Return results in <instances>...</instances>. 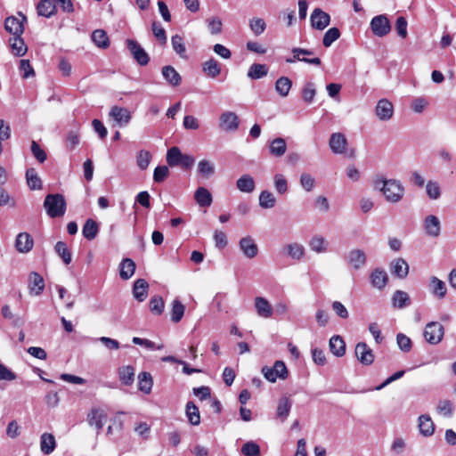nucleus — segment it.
<instances>
[{
  "mask_svg": "<svg viewBox=\"0 0 456 456\" xmlns=\"http://www.w3.org/2000/svg\"><path fill=\"white\" fill-rule=\"evenodd\" d=\"M346 261L354 269L359 270L366 264V255L361 249H352L346 256Z\"/></svg>",
  "mask_w": 456,
  "mask_h": 456,
  "instance_id": "nucleus-17",
  "label": "nucleus"
},
{
  "mask_svg": "<svg viewBox=\"0 0 456 456\" xmlns=\"http://www.w3.org/2000/svg\"><path fill=\"white\" fill-rule=\"evenodd\" d=\"M236 186L241 192L250 193L255 190L256 184L251 175H243L237 180Z\"/></svg>",
  "mask_w": 456,
  "mask_h": 456,
  "instance_id": "nucleus-34",
  "label": "nucleus"
},
{
  "mask_svg": "<svg viewBox=\"0 0 456 456\" xmlns=\"http://www.w3.org/2000/svg\"><path fill=\"white\" fill-rule=\"evenodd\" d=\"M153 385L152 377L149 372H141L138 375V388L144 394H150Z\"/></svg>",
  "mask_w": 456,
  "mask_h": 456,
  "instance_id": "nucleus-40",
  "label": "nucleus"
},
{
  "mask_svg": "<svg viewBox=\"0 0 456 456\" xmlns=\"http://www.w3.org/2000/svg\"><path fill=\"white\" fill-rule=\"evenodd\" d=\"M194 199L197 204L202 208H208L212 204L211 193L205 187H199L194 192Z\"/></svg>",
  "mask_w": 456,
  "mask_h": 456,
  "instance_id": "nucleus-27",
  "label": "nucleus"
},
{
  "mask_svg": "<svg viewBox=\"0 0 456 456\" xmlns=\"http://www.w3.org/2000/svg\"><path fill=\"white\" fill-rule=\"evenodd\" d=\"M110 117L112 118L121 127L128 125L131 120V114L128 110L119 106L111 107L110 110Z\"/></svg>",
  "mask_w": 456,
  "mask_h": 456,
  "instance_id": "nucleus-11",
  "label": "nucleus"
},
{
  "mask_svg": "<svg viewBox=\"0 0 456 456\" xmlns=\"http://www.w3.org/2000/svg\"><path fill=\"white\" fill-rule=\"evenodd\" d=\"M316 94L315 85L313 82H307L302 88V99L306 103H312Z\"/></svg>",
  "mask_w": 456,
  "mask_h": 456,
  "instance_id": "nucleus-54",
  "label": "nucleus"
},
{
  "mask_svg": "<svg viewBox=\"0 0 456 456\" xmlns=\"http://www.w3.org/2000/svg\"><path fill=\"white\" fill-rule=\"evenodd\" d=\"M276 204L274 195L269 191H263L259 195V206L262 208H272Z\"/></svg>",
  "mask_w": 456,
  "mask_h": 456,
  "instance_id": "nucleus-49",
  "label": "nucleus"
},
{
  "mask_svg": "<svg viewBox=\"0 0 456 456\" xmlns=\"http://www.w3.org/2000/svg\"><path fill=\"white\" fill-rule=\"evenodd\" d=\"M418 428L419 433L424 436H431L435 431V425L428 414H422L419 417Z\"/></svg>",
  "mask_w": 456,
  "mask_h": 456,
  "instance_id": "nucleus-22",
  "label": "nucleus"
},
{
  "mask_svg": "<svg viewBox=\"0 0 456 456\" xmlns=\"http://www.w3.org/2000/svg\"><path fill=\"white\" fill-rule=\"evenodd\" d=\"M56 254L62 259L64 264L69 265L71 262V253L69 250L66 242L58 241L54 247Z\"/></svg>",
  "mask_w": 456,
  "mask_h": 456,
  "instance_id": "nucleus-47",
  "label": "nucleus"
},
{
  "mask_svg": "<svg viewBox=\"0 0 456 456\" xmlns=\"http://www.w3.org/2000/svg\"><path fill=\"white\" fill-rule=\"evenodd\" d=\"M92 40L98 47L102 49H106L110 45L109 37L103 29H95L92 33Z\"/></svg>",
  "mask_w": 456,
  "mask_h": 456,
  "instance_id": "nucleus-43",
  "label": "nucleus"
},
{
  "mask_svg": "<svg viewBox=\"0 0 456 456\" xmlns=\"http://www.w3.org/2000/svg\"><path fill=\"white\" fill-rule=\"evenodd\" d=\"M239 126V118L232 111H225L220 116V127L224 131L232 132Z\"/></svg>",
  "mask_w": 456,
  "mask_h": 456,
  "instance_id": "nucleus-12",
  "label": "nucleus"
},
{
  "mask_svg": "<svg viewBox=\"0 0 456 456\" xmlns=\"http://www.w3.org/2000/svg\"><path fill=\"white\" fill-rule=\"evenodd\" d=\"M162 76L172 86H178L182 82V77L173 66L167 65L162 68Z\"/></svg>",
  "mask_w": 456,
  "mask_h": 456,
  "instance_id": "nucleus-21",
  "label": "nucleus"
},
{
  "mask_svg": "<svg viewBox=\"0 0 456 456\" xmlns=\"http://www.w3.org/2000/svg\"><path fill=\"white\" fill-rule=\"evenodd\" d=\"M255 309L262 318H271L273 314V309L269 301L263 297H256L255 298Z\"/></svg>",
  "mask_w": 456,
  "mask_h": 456,
  "instance_id": "nucleus-18",
  "label": "nucleus"
},
{
  "mask_svg": "<svg viewBox=\"0 0 456 456\" xmlns=\"http://www.w3.org/2000/svg\"><path fill=\"white\" fill-rule=\"evenodd\" d=\"M151 155L148 151H140L137 155V165L142 170H145L151 161Z\"/></svg>",
  "mask_w": 456,
  "mask_h": 456,
  "instance_id": "nucleus-63",
  "label": "nucleus"
},
{
  "mask_svg": "<svg viewBox=\"0 0 456 456\" xmlns=\"http://www.w3.org/2000/svg\"><path fill=\"white\" fill-rule=\"evenodd\" d=\"M26 179L28 185L31 190H39L42 188V181L40 177L37 175V173L35 168L30 167L27 169Z\"/></svg>",
  "mask_w": 456,
  "mask_h": 456,
  "instance_id": "nucleus-44",
  "label": "nucleus"
},
{
  "mask_svg": "<svg viewBox=\"0 0 456 456\" xmlns=\"http://www.w3.org/2000/svg\"><path fill=\"white\" fill-rule=\"evenodd\" d=\"M208 28L212 35H217L222 32V20L217 17L207 19Z\"/></svg>",
  "mask_w": 456,
  "mask_h": 456,
  "instance_id": "nucleus-59",
  "label": "nucleus"
},
{
  "mask_svg": "<svg viewBox=\"0 0 456 456\" xmlns=\"http://www.w3.org/2000/svg\"><path fill=\"white\" fill-rule=\"evenodd\" d=\"M169 175V169L167 166H158L154 169L153 180L156 183H162Z\"/></svg>",
  "mask_w": 456,
  "mask_h": 456,
  "instance_id": "nucleus-62",
  "label": "nucleus"
},
{
  "mask_svg": "<svg viewBox=\"0 0 456 456\" xmlns=\"http://www.w3.org/2000/svg\"><path fill=\"white\" fill-rule=\"evenodd\" d=\"M150 310L153 314L160 315L165 308V303L160 296H153L149 303Z\"/></svg>",
  "mask_w": 456,
  "mask_h": 456,
  "instance_id": "nucleus-50",
  "label": "nucleus"
},
{
  "mask_svg": "<svg viewBox=\"0 0 456 456\" xmlns=\"http://www.w3.org/2000/svg\"><path fill=\"white\" fill-rule=\"evenodd\" d=\"M436 411L439 414L450 418L453 413V406L450 400H440L436 406Z\"/></svg>",
  "mask_w": 456,
  "mask_h": 456,
  "instance_id": "nucleus-56",
  "label": "nucleus"
},
{
  "mask_svg": "<svg viewBox=\"0 0 456 456\" xmlns=\"http://www.w3.org/2000/svg\"><path fill=\"white\" fill-rule=\"evenodd\" d=\"M329 145L333 153L342 154L346 151L347 139L342 133H333L330 135Z\"/></svg>",
  "mask_w": 456,
  "mask_h": 456,
  "instance_id": "nucleus-13",
  "label": "nucleus"
},
{
  "mask_svg": "<svg viewBox=\"0 0 456 456\" xmlns=\"http://www.w3.org/2000/svg\"><path fill=\"white\" fill-rule=\"evenodd\" d=\"M239 246L244 256L248 258H254L258 253V247L250 236L240 239Z\"/></svg>",
  "mask_w": 456,
  "mask_h": 456,
  "instance_id": "nucleus-16",
  "label": "nucleus"
},
{
  "mask_svg": "<svg viewBox=\"0 0 456 456\" xmlns=\"http://www.w3.org/2000/svg\"><path fill=\"white\" fill-rule=\"evenodd\" d=\"M28 289L31 294L39 296L45 289V281L42 275L37 272H32L28 275Z\"/></svg>",
  "mask_w": 456,
  "mask_h": 456,
  "instance_id": "nucleus-14",
  "label": "nucleus"
},
{
  "mask_svg": "<svg viewBox=\"0 0 456 456\" xmlns=\"http://www.w3.org/2000/svg\"><path fill=\"white\" fill-rule=\"evenodd\" d=\"M355 355L361 363L370 365L374 361L372 350L364 342H359L355 346Z\"/></svg>",
  "mask_w": 456,
  "mask_h": 456,
  "instance_id": "nucleus-10",
  "label": "nucleus"
},
{
  "mask_svg": "<svg viewBox=\"0 0 456 456\" xmlns=\"http://www.w3.org/2000/svg\"><path fill=\"white\" fill-rule=\"evenodd\" d=\"M44 208L51 218L61 217L65 215L67 203L62 194H47L44 200Z\"/></svg>",
  "mask_w": 456,
  "mask_h": 456,
  "instance_id": "nucleus-1",
  "label": "nucleus"
},
{
  "mask_svg": "<svg viewBox=\"0 0 456 456\" xmlns=\"http://www.w3.org/2000/svg\"><path fill=\"white\" fill-rule=\"evenodd\" d=\"M135 263L131 258H124L119 265L120 278L126 281L130 279L135 272Z\"/></svg>",
  "mask_w": 456,
  "mask_h": 456,
  "instance_id": "nucleus-28",
  "label": "nucleus"
},
{
  "mask_svg": "<svg viewBox=\"0 0 456 456\" xmlns=\"http://www.w3.org/2000/svg\"><path fill=\"white\" fill-rule=\"evenodd\" d=\"M380 191L388 202L397 203L403 197L404 188L399 181L388 179L384 183L383 186L380 187Z\"/></svg>",
  "mask_w": 456,
  "mask_h": 456,
  "instance_id": "nucleus-3",
  "label": "nucleus"
},
{
  "mask_svg": "<svg viewBox=\"0 0 456 456\" xmlns=\"http://www.w3.org/2000/svg\"><path fill=\"white\" fill-rule=\"evenodd\" d=\"M185 311V306L180 302L178 299H175L172 302V310H171V321L173 322H179Z\"/></svg>",
  "mask_w": 456,
  "mask_h": 456,
  "instance_id": "nucleus-48",
  "label": "nucleus"
},
{
  "mask_svg": "<svg viewBox=\"0 0 456 456\" xmlns=\"http://www.w3.org/2000/svg\"><path fill=\"white\" fill-rule=\"evenodd\" d=\"M34 245L32 237L27 232H20L17 235L15 248L20 253L29 252Z\"/></svg>",
  "mask_w": 456,
  "mask_h": 456,
  "instance_id": "nucleus-19",
  "label": "nucleus"
},
{
  "mask_svg": "<svg viewBox=\"0 0 456 456\" xmlns=\"http://www.w3.org/2000/svg\"><path fill=\"white\" fill-rule=\"evenodd\" d=\"M292 86V81L287 77H281L275 82V91L281 96H288Z\"/></svg>",
  "mask_w": 456,
  "mask_h": 456,
  "instance_id": "nucleus-42",
  "label": "nucleus"
},
{
  "mask_svg": "<svg viewBox=\"0 0 456 456\" xmlns=\"http://www.w3.org/2000/svg\"><path fill=\"white\" fill-rule=\"evenodd\" d=\"M340 37V31L338 28H329L322 38V44L325 47H330Z\"/></svg>",
  "mask_w": 456,
  "mask_h": 456,
  "instance_id": "nucleus-52",
  "label": "nucleus"
},
{
  "mask_svg": "<svg viewBox=\"0 0 456 456\" xmlns=\"http://www.w3.org/2000/svg\"><path fill=\"white\" fill-rule=\"evenodd\" d=\"M249 28L254 35L260 36L265 30L266 24L261 18H253L249 20Z\"/></svg>",
  "mask_w": 456,
  "mask_h": 456,
  "instance_id": "nucleus-57",
  "label": "nucleus"
},
{
  "mask_svg": "<svg viewBox=\"0 0 456 456\" xmlns=\"http://www.w3.org/2000/svg\"><path fill=\"white\" fill-rule=\"evenodd\" d=\"M311 25L314 28L323 30L330 22V16L320 8H315L310 16Z\"/></svg>",
  "mask_w": 456,
  "mask_h": 456,
  "instance_id": "nucleus-8",
  "label": "nucleus"
},
{
  "mask_svg": "<svg viewBox=\"0 0 456 456\" xmlns=\"http://www.w3.org/2000/svg\"><path fill=\"white\" fill-rule=\"evenodd\" d=\"M185 413L191 425L197 426L200 423V411L193 402L186 403Z\"/></svg>",
  "mask_w": 456,
  "mask_h": 456,
  "instance_id": "nucleus-41",
  "label": "nucleus"
},
{
  "mask_svg": "<svg viewBox=\"0 0 456 456\" xmlns=\"http://www.w3.org/2000/svg\"><path fill=\"white\" fill-rule=\"evenodd\" d=\"M202 70L208 77L215 78L220 74L221 68L219 62L211 58L202 63Z\"/></svg>",
  "mask_w": 456,
  "mask_h": 456,
  "instance_id": "nucleus-31",
  "label": "nucleus"
},
{
  "mask_svg": "<svg viewBox=\"0 0 456 456\" xmlns=\"http://www.w3.org/2000/svg\"><path fill=\"white\" fill-rule=\"evenodd\" d=\"M99 232V224L94 219H87L83 225V236L88 240H93Z\"/></svg>",
  "mask_w": 456,
  "mask_h": 456,
  "instance_id": "nucleus-32",
  "label": "nucleus"
},
{
  "mask_svg": "<svg viewBox=\"0 0 456 456\" xmlns=\"http://www.w3.org/2000/svg\"><path fill=\"white\" fill-rule=\"evenodd\" d=\"M426 191L431 200H437L441 196L440 186L436 182L428 181L426 185Z\"/></svg>",
  "mask_w": 456,
  "mask_h": 456,
  "instance_id": "nucleus-61",
  "label": "nucleus"
},
{
  "mask_svg": "<svg viewBox=\"0 0 456 456\" xmlns=\"http://www.w3.org/2000/svg\"><path fill=\"white\" fill-rule=\"evenodd\" d=\"M56 447L54 436L49 433H44L40 439V449L43 453L49 455Z\"/></svg>",
  "mask_w": 456,
  "mask_h": 456,
  "instance_id": "nucleus-30",
  "label": "nucleus"
},
{
  "mask_svg": "<svg viewBox=\"0 0 456 456\" xmlns=\"http://www.w3.org/2000/svg\"><path fill=\"white\" fill-rule=\"evenodd\" d=\"M9 43L12 52L15 56L21 57L26 54L28 47L21 36H16L10 38Z\"/></svg>",
  "mask_w": 456,
  "mask_h": 456,
  "instance_id": "nucleus-29",
  "label": "nucleus"
},
{
  "mask_svg": "<svg viewBox=\"0 0 456 456\" xmlns=\"http://www.w3.org/2000/svg\"><path fill=\"white\" fill-rule=\"evenodd\" d=\"M105 412L98 408H94L87 415V421L90 426H94L99 433L103 428V419H106Z\"/></svg>",
  "mask_w": 456,
  "mask_h": 456,
  "instance_id": "nucleus-20",
  "label": "nucleus"
},
{
  "mask_svg": "<svg viewBox=\"0 0 456 456\" xmlns=\"http://www.w3.org/2000/svg\"><path fill=\"white\" fill-rule=\"evenodd\" d=\"M392 273L400 279H403L408 275L409 265L403 258H397L391 264Z\"/></svg>",
  "mask_w": 456,
  "mask_h": 456,
  "instance_id": "nucleus-35",
  "label": "nucleus"
},
{
  "mask_svg": "<svg viewBox=\"0 0 456 456\" xmlns=\"http://www.w3.org/2000/svg\"><path fill=\"white\" fill-rule=\"evenodd\" d=\"M396 343H397L399 348L403 352H405V353L411 351V346H412L411 338L403 333L397 334Z\"/></svg>",
  "mask_w": 456,
  "mask_h": 456,
  "instance_id": "nucleus-60",
  "label": "nucleus"
},
{
  "mask_svg": "<svg viewBox=\"0 0 456 456\" xmlns=\"http://www.w3.org/2000/svg\"><path fill=\"white\" fill-rule=\"evenodd\" d=\"M300 185L306 191H311L314 189V185H315V181H314V177L310 174L303 173L300 175Z\"/></svg>",
  "mask_w": 456,
  "mask_h": 456,
  "instance_id": "nucleus-64",
  "label": "nucleus"
},
{
  "mask_svg": "<svg viewBox=\"0 0 456 456\" xmlns=\"http://www.w3.org/2000/svg\"><path fill=\"white\" fill-rule=\"evenodd\" d=\"M118 378L122 384L130 386L134 380V369L130 365L122 366L118 369Z\"/></svg>",
  "mask_w": 456,
  "mask_h": 456,
  "instance_id": "nucleus-39",
  "label": "nucleus"
},
{
  "mask_svg": "<svg viewBox=\"0 0 456 456\" xmlns=\"http://www.w3.org/2000/svg\"><path fill=\"white\" fill-rule=\"evenodd\" d=\"M429 290L436 297L442 299L445 297L447 289L445 283L442 280L436 276H432L430 278Z\"/></svg>",
  "mask_w": 456,
  "mask_h": 456,
  "instance_id": "nucleus-24",
  "label": "nucleus"
},
{
  "mask_svg": "<svg viewBox=\"0 0 456 456\" xmlns=\"http://www.w3.org/2000/svg\"><path fill=\"white\" fill-rule=\"evenodd\" d=\"M392 303L394 307L403 309L411 305V298L405 291L395 290L392 297Z\"/></svg>",
  "mask_w": 456,
  "mask_h": 456,
  "instance_id": "nucleus-33",
  "label": "nucleus"
},
{
  "mask_svg": "<svg viewBox=\"0 0 456 456\" xmlns=\"http://www.w3.org/2000/svg\"><path fill=\"white\" fill-rule=\"evenodd\" d=\"M269 150L270 153L274 157L280 158L283 156L287 151L286 141L281 137L275 138L271 142Z\"/></svg>",
  "mask_w": 456,
  "mask_h": 456,
  "instance_id": "nucleus-36",
  "label": "nucleus"
},
{
  "mask_svg": "<svg viewBox=\"0 0 456 456\" xmlns=\"http://www.w3.org/2000/svg\"><path fill=\"white\" fill-rule=\"evenodd\" d=\"M309 246L313 251H315L317 253H322L327 250L326 241L324 238L321 235H314L311 239Z\"/></svg>",
  "mask_w": 456,
  "mask_h": 456,
  "instance_id": "nucleus-53",
  "label": "nucleus"
},
{
  "mask_svg": "<svg viewBox=\"0 0 456 456\" xmlns=\"http://www.w3.org/2000/svg\"><path fill=\"white\" fill-rule=\"evenodd\" d=\"M329 346L330 352L338 357L343 356L346 353V343L339 335L332 336L330 339Z\"/></svg>",
  "mask_w": 456,
  "mask_h": 456,
  "instance_id": "nucleus-26",
  "label": "nucleus"
},
{
  "mask_svg": "<svg viewBox=\"0 0 456 456\" xmlns=\"http://www.w3.org/2000/svg\"><path fill=\"white\" fill-rule=\"evenodd\" d=\"M37 13L40 16L50 18L56 12V6L52 0H41L37 6Z\"/></svg>",
  "mask_w": 456,
  "mask_h": 456,
  "instance_id": "nucleus-37",
  "label": "nucleus"
},
{
  "mask_svg": "<svg viewBox=\"0 0 456 456\" xmlns=\"http://www.w3.org/2000/svg\"><path fill=\"white\" fill-rule=\"evenodd\" d=\"M375 113L381 121H387L393 117L394 106L387 99H381L377 103Z\"/></svg>",
  "mask_w": 456,
  "mask_h": 456,
  "instance_id": "nucleus-9",
  "label": "nucleus"
},
{
  "mask_svg": "<svg viewBox=\"0 0 456 456\" xmlns=\"http://www.w3.org/2000/svg\"><path fill=\"white\" fill-rule=\"evenodd\" d=\"M149 284L144 279H138L134 281L133 286V295L134 298L142 302L148 296Z\"/></svg>",
  "mask_w": 456,
  "mask_h": 456,
  "instance_id": "nucleus-23",
  "label": "nucleus"
},
{
  "mask_svg": "<svg viewBox=\"0 0 456 456\" xmlns=\"http://www.w3.org/2000/svg\"><path fill=\"white\" fill-rule=\"evenodd\" d=\"M126 47L134 61L141 66H146L150 61L149 54L140 45V44L134 39H126Z\"/></svg>",
  "mask_w": 456,
  "mask_h": 456,
  "instance_id": "nucleus-6",
  "label": "nucleus"
},
{
  "mask_svg": "<svg viewBox=\"0 0 456 456\" xmlns=\"http://www.w3.org/2000/svg\"><path fill=\"white\" fill-rule=\"evenodd\" d=\"M292 406L291 401L287 397L283 396L279 400L278 406H277V418L281 419V421H284L290 411Z\"/></svg>",
  "mask_w": 456,
  "mask_h": 456,
  "instance_id": "nucleus-38",
  "label": "nucleus"
},
{
  "mask_svg": "<svg viewBox=\"0 0 456 456\" xmlns=\"http://www.w3.org/2000/svg\"><path fill=\"white\" fill-rule=\"evenodd\" d=\"M285 249L288 256L295 260H300L305 255V248L297 242L286 245Z\"/></svg>",
  "mask_w": 456,
  "mask_h": 456,
  "instance_id": "nucleus-46",
  "label": "nucleus"
},
{
  "mask_svg": "<svg viewBox=\"0 0 456 456\" xmlns=\"http://www.w3.org/2000/svg\"><path fill=\"white\" fill-rule=\"evenodd\" d=\"M424 230L428 236L438 237L441 231V223L437 216L434 215L428 216L424 220Z\"/></svg>",
  "mask_w": 456,
  "mask_h": 456,
  "instance_id": "nucleus-15",
  "label": "nucleus"
},
{
  "mask_svg": "<svg viewBox=\"0 0 456 456\" xmlns=\"http://www.w3.org/2000/svg\"><path fill=\"white\" fill-rule=\"evenodd\" d=\"M424 338L431 345H437L444 335V326L437 322H428L424 330Z\"/></svg>",
  "mask_w": 456,
  "mask_h": 456,
  "instance_id": "nucleus-5",
  "label": "nucleus"
},
{
  "mask_svg": "<svg viewBox=\"0 0 456 456\" xmlns=\"http://www.w3.org/2000/svg\"><path fill=\"white\" fill-rule=\"evenodd\" d=\"M371 285L379 289H383L388 281L387 273L379 268H376L372 271L370 276Z\"/></svg>",
  "mask_w": 456,
  "mask_h": 456,
  "instance_id": "nucleus-25",
  "label": "nucleus"
},
{
  "mask_svg": "<svg viewBox=\"0 0 456 456\" xmlns=\"http://www.w3.org/2000/svg\"><path fill=\"white\" fill-rule=\"evenodd\" d=\"M20 19L14 16L7 17L4 21V28L13 37L21 36L24 32V22L27 18L21 13H20Z\"/></svg>",
  "mask_w": 456,
  "mask_h": 456,
  "instance_id": "nucleus-7",
  "label": "nucleus"
},
{
  "mask_svg": "<svg viewBox=\"0 0 456 456\" xmlns=\"http://www.w3.org/2000/svg\"><path fill=\"white\" fill-rule=\"evenodd\" d=\"M370 28L374 36L383 37L391 31V23L387 15L379 14L371 19Z\"/></svg>",
  "mask_w": 456,
  "mask_h": 456,
  "instance_id": "nucleus-4",
  "label": "nucleus"
},
{
  "mask_svg": "<svg viewBox=\"0 0 456 456\" xmlns=\"http://www.w3.org/2000/svg\"><path fill=\"white\" fill-rule=\"evenodd\" d=\"M171 44L173 46L174 51L182 58H183L185 55L186 48L183 44V39L179 35H175L171 38Z\"/></svg>",
  "mask_w": 456,
  "mask_h": 456,
  "instance_id": "nucleus-58",
  "label": "nucleus"
},
{
  "mask_svg": "<svg viewBox=\"0 0 456 456\" xmlns=\"http://www.w3.org/2000/svg\"><path fill=\"white\" fill-rule=\"evenodd\" d=\"M268 73V68L265 64L254 63L252 64L248 71V77L251 79H259L266 76Z\"/></svg>",
  "mask_w": 456,
  "mask_h": 456,
  "instance_id": "nucleus-45",
  "label": "nucleus"
},
{
  "mask_svg": "<svg viewBox=\"0 0 456 456\" xmlns=\"http://www.w3.org/2000/svg\"><path fill=\"white\" fill-rule=\"evenodd\" d=\"M241 452L245 456H261L259 445L253 441L245 443L241 447Z\"/></svg>",
  "mask_w": 456,
  "mask_h": 456,
  "instance_id": "nucleus-55",
  "label": "nucleus"
},
{
  "mask_svg": "<svg viewBox=\"0 0 456 456\" xmlns=\"http://www.w3.org/2000/svg\"><path fill=\"white\" fill-rule=\"evenodd\" d=\"M166 159L169 167H181L185 170L190 169L194 164V158L191 155L183 154L176 146L171 147L167 151Z\"/></svg>",
  "mask_w": 456,
  "mask_h": 456,
  "instance_id": "nucleus-2",
  "label": "nucleus"
},
{
  "mask_svg": "<svg viewBox=\"0 0 456 456\" xmlns=\"http://www.w3.org/2000/svg\"><path fill=\"white\" fill-rule=\"evenodd\" d=\"M198 172L205 178H209L215 173L214 165L207 159L200 160L198 164Z\"/></svg>",
  "mask_w": 456,
  "mask_h": 456,
  "instance_id": "nucleus-51",
  "label": "nucleus"
}]
</instances>
